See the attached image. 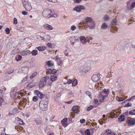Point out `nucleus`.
<instances>
[{"label":"nucleus","mask_w":135,"mask_h":135,"mask_svg":"<svg viewBox=\"0 0 135 135\" xmlns=\"http://www.w3.org/2000/svg\"><path fill=\"white\" fill-rule=\"evenodd\" d=\"M23 6L25 7L26 10L28 11H29L32 9V7L30 3L27 1H24L23 2Z\"/></svg>","instance_id":"obj_4"},{"label":"nucleus","mask_w":135,"mask_h":135,"mask_svg":"<svg viewBox=\"0 0 135 135\" xmlns=\"http://www.w3.org/2000/svg\"><path fill=\"white\" fill-rule=\"evenodd\" d=\"M22 13L24 15H26L28 14L27 12L25 11H22Z\"/></svg>","instance_id":"obj_57"},{"label":"nucleus","mask_w":135,"mask_h":135,"mask_svg":"<svg viewBox=\"0 0 135 135\" xmlns=\"http://www.w3.org/2000/svg\"><path fill=\"white\" fill-rule=\"evenodd\" d=\"M41 92L39 91L38 90H35L34 91L35 93L38 96V94H40Z\"/></svg>","instance_id":"obj_50"},{"label":"nucleus","mask_w":135,"mask_h":135,"mask_svg":"<svg viewBox=\"0 0 135 135\" xmlns=\"http://www.w3.org/2000/svg\"><path fill=\"white\" fill-rule=\"evenodd\" d=\"M86 94L90 98H91V93L89 91H87L86 93Z\"/></svg>","instance_id":"obj_46"},{"label":"nucleus","mask_w":135,"mask_h":135,"mask_svg":"<svg viewBox=\"0 0 135 135\" xmlns=\"http://www.w3.org/2000/svg\"><path fill=\"white\" fill-rule=\"evenodd\" d=\"M46 62L47 65L49 66H51L54 65L53 62L51 61H48L47 62Z\"/></svg>","instance_id":"obj_30"},{"label":"nucleus","mask_w":135,"mask_h":135,"mask_svg":"<svg viewBox=\"0 0 135 135\" xmlns=\"http://www.w3.org/2000/svg\"><path fill=\"white\" fill-rule=\"evenodd\" d=\"M85 121V120L84 119H81L80 120V122L81 123H84V122Z\"/></svg>","instance_id":"obj_58"},{"label":"nucleus","mask_w":135,"mask_h":135,"mask_svg":"<svg viewBox=\"0 0 135 135\" xmlns=\"http://www.w3.org/2000/svg\"><path fill=\"white\" fill-rule=\"evenodd\" d=\"M33 100L34 102L38 100V98L37 97L34 96L33 98Z\"/></svg>","instance_id":"obj_52"},{"label":"nucleus","mask_w":135,"mask_h":135,"mask_svg":"<svg viewBox=\"0 0 135 135\" xmlns=\"http://www.w3.org/2000/svg\"><path fill=\"white\" fill-rule=\"evenodd\" d=\"M99 75L95 74L93 75L91 77L92 80L94 81H97L100 79V78Z\"/></svg>","instance_id":"obj_9"},{"label":"nucleus","mask_w":135,"mask_h":135,"mask_svg":"<svg viewBox=\"0 0 135 135\" xmlns=\"http://www.w3.org/2000/svg\"><path fill=\"white\" fill-rule=\"evenodd\" d=\"M117 22V20L115 19H114L111 22L110 25V27L113 30L116 31H117L118 28L117 27L115 26L114 25H116Z\"/></svg>","instance_id":"obj_5"},{"label":"nucleus","mask_w":135,"mask_h":135,"mask_svg":"<svg viewBox=\"0 0 135 135\" xmlns=\"http://www.w3.org/2000/svg\"><path fill=\"white\" fill-rule=\"evenodd\" d=\"M88 24V27L90 29H93L94 28L95 24L93 21H92Z\"/></svg>","instance_id":"obj_15"},{"label":"nucleus","mask_w":135,"mask_h":135,"mask_svg":"<svg viewBox=\"0 0 135 135\" xmlns=\"http://www.w3.org/2000/svg\"><path fill=\"white\" fill-rule=\"evenodd\" d=\"M76 27L74 25H73L71 26L70 29L72 31H73L75 30L76 29Z\"/></svg>","instance_id":"obj_47"},{"label":"nucleus","mask_w":135,"mask_h":135,"mask_svg":"<svg viewBox=\"0 0 135 135\" xmlns=\"http://www.w3.org/2000/svg\"><path fill=\"white\" fill-rule=\"evenodd\" d=\"M76 37H77L74 36H72L70 38L69 40L71 44L73 45L74 44V43L75 42V40L76 39Z\"/></svg>","instance_id":"obj_16"},{"label":"nucleus","mask_w":135,"mask_h":135,"mask_svg":"<svg viewBox=\"0 0 135 135\" xmlns=\"http://www.w3.org/2000/svg\"><path fill=\"white\" fill-rule=\"evenodd\" d=\"M35 85V84L34 83H30L27 85V87L30 88H31L34 86Z\"/></svg>","instance_id":"obj_31"},{"label":"nucleus","mask_w":135,"mask_h":135,"mask_svg":"<svg viewBox=\"0 0 135 135\" xmlns=\"http://www.w3.org/2000/svg\"><path fill=\"white\" fill-rule=\"evenodd\" d=\"M45 38V41H49L50 39V35L48 34H46L44 36Z\"/></svg>","instance_id":"obj_23"},{"label":"nucleus","mask_w":135,"mask_h":135,"mask_svg":"<svg viewBox=\"0 0 135 135\" xmlns=\"http://www.w3.org/2000/svg\"><path fill=\"white\" fill-rule=\"evenodd\" d=\"M85 9V8L83 6L80 5L75 7L73 8V10L76 11L77 12H80L81 10H84Z\"/></svg>","instance_id":"obj_6"},{"label":"nucleus","mask_w":135,"mask_h":135,"mask_svg":"<svg viewBox=\"0 0 135 135\" xmlns=\"http://www.w3.org/2000/svg\"><path fill=\"white\" fill-rule=\"evenodd\" d=\"M85 135H91L90 131L89 130V129H87L85 131Z\"/></svg>","instance_id":"obj_41"},{"label":"nucleus","mask_w":135,"mask_h":135,"mask_svg":"<svg viewBox=\"0 0 135 135\" xmlns=\"http://www.w3.org/2000/svg\"><path fill=\"white\" fill-rule=\"evenodd\" d=\"M93 21L91 18L90 17H86L85 19V21L86 23H90Z\"/></svg>","instance_id":"obj_21"},{"label":"nucleus","mask_w":135,"mask_h":135,"mask_svg":"<svg viewBox=\"0 0 135 135\" xmlns=\"http://www.w3.org/2000/svg\"><path fill=\"white\" fill-rule=\"evenodd\" d=\"M86 66H82L80 68V70L81 71L83 72H86L88 71L86 69Z\"/></svg>","instance_id":"obj_22"},{"label":"nucleus","mask_w":135,"mask_h":135,"mask_svg":"<svg viewBox=\"0 0 135 135\" xmlns=\"http://www.w3.org/2000/svg\"><path fill=\"white\" fill-rule=\"evenodd\" d=\"M56 59L57 60V64L58 65H62V60H61L59 58V57L57 56H56Z\"/></svg>","instance_id":"obj_27"},{"label":"nucleus","mask_w":135,"mask_h":135,"mask_svg":"<svg viewBox=\"0 0 135 135\" xmlns=\"http://www.w3.org/2000/svg\"><path fill=\"white\" fill-rule=\"evenodd\" d=\"M115 114L114 112H111L110 113V116L111 117V118H113L115 117Z\"/></svg>","instance_id":"obj_40"},{"label":"nucleus","mask_w":135,"mask_h":135,"mask_svg":"<svg viewBox=\"0 0 135 135\" xmlns=\"http://www.w3.org/2000/svg\"><path fill=\"white\" fill-rule=\"evenodd\" d=\"M94 108V106H90L89 107H88L86 109L88 111H89L91 110L92 109Z\"/></svg>","instance_id":"obj_42"},{"label":"nucleus","mask_w":135,"mask_h":135,"mask_svg":"<svg viewBox=\"0 0 135 135\" xmlns=\"http://www.w3.org/2000/svg\"><path fill=\"white\" fill-rule=\"evenodd\" d=\"M48 101V98L45 97L40 101L39 107L41 110L44 111L47 109Z\"/></svg>","instance_id":"obj_1"},{"label":"nucleus","mask_w":135,"mask_h":135,"mask_svg":"<svg viewBox=\"0 0 135 135\" xmlns=\"http://www.w3.org/2000/svg\"><path fill=\"white\" fill-rule=\"evenodd\" d=\"M45 96V95L44 94H43L42 92H41L40 94H38V97L40 98L41 99L43 98Z\"/></svg>","instance_id":"obj_37"},{"label":"nucleus","mask_w":135,"mask_h":135,"mask_svg":"<svg viewBox=\"0 0 135 135\" xmlns=\"http://www.w3.org/2000/svg\"><path fill=\"white\" fill-rule=\"evenodd\" d=\"M22 59V56L21 55H18L17 57L16 58V60L17 61L21 60Z\"/></svg>","instance_id":"obj_44"},{"label":"nucleus","mask_w":135,"mask_h":135,"mask_svg":"<svg viewBox=\"0 0 135 135\" xmlns=\"http://www.w3.org/2000/svg\"><path fill=\"white\" fill-rule=\"evenodd\" d=\"M129 113L130 115H135V109L130 111Z\"/></svg>","instance_id":"obj_39"},{"label":"nucleus","mask_w":135,"mask_h":135,"mask_svg":"<svg viewBox=\"0 0 135 135\" xmlns=\"http://www.w3.org/2000/svg\"><path fill=\"white\" fill-rule=\"evenodd\" d=\"M23 103L25 105H26V102H27V100L26 99H24L23 100Z\"/></svg>","instance_id":"obj_60"},{"label":"nucleus","mask_w":135,"mask_h":135,"mask_svg":"<svg viewBox=\"0 0 135 135\" xmlns=\"http://www.w3.org/2000/svg\"><path fill=\"white\" fill-rule=\"evenodd\" d=\"M132 105L131 103H129L125 105L124 106L125 107H128L131 106Z\"/></svg>","instance_id":"obj_51"},{"label":"nucleus","mask_w":135,"mask_h":135,"mask_svg":"<svg viewBox=\"0 0 135 135\" xmlns=\"http://www.w3.org/2000/svg\"><path fill=\"white\" fill-rule=\"evenodd\" d=\"M72 81V80L69 79L68 80V81L67 82L66 84H70L71 83Z\"/></svg>","instance_id":"obj_56"},{"label":"nucleus","mask_w":135,"mask_h":135,"mask_svg":"<svg viewBox=\"0 0 135 135\" xmlns=\"http://www.w3.org/2000/svg\"><path fill=\"white\" fill-rule=\"evenodd\" d=\"M134 1V0H129L127 3V7L128 9L130 7V6L132 3L133 1Z\"/></svg>","instance_id":"obj_24"},{"label":"nucleus","mask_w":135,"mask_h":135,"mask_svg":"<svg viewBox=\"0 0 135 135\" xmlns=\"http://www.w3.org/2000/svg\"><path fill=\"white\" fill-rule=\"evenodd\" d=\"M31 51L29 50H25L21 52V54L22 56H25L31 54Z\"/></svg>","instance_id":"obj_12"},{"label":"nucleus","mask_w":135,"mask_h":135,"mask_svg":"<svg viewBox=\"0 0 135 135\" xmlns=\"http://www.w3.org/2000/svg\"><path fill=\"white\" fill-rule=\"evenodd\" d=\"M135 99V96H132L130 98H129V99L128 100L129 101H130L131 100H132V101H133Z\"/></svg>","instance_id":"obj_48"},{"label":"nucleus","mask_w":135,"mask_h":135,"mask_svg":"<svg viewBox=\"0 0 135 135\" xmlns=\"http://www.w3.org/2000/svg\"><path fill=\"white\" fill-rule=\"evenodd\" d=\"M3 101L4 100L2 98L0 97V106H1L2 105V103H3Z\"/></svg>","instance_id":"obj_54"},{"label":"nucleus","mask_w":135,"mask_h":135,"mask_svg":"<svg viewBox=\"0 0 135 135\" xmlns=\"http://www.w3.org/2000/svg\"><path fill=\"white\" fill-rule=\"evenodd\" d=\"M73 94L71 91L68 94V96H69L71 95H73Z\"/></svg>","instance_id":"obj_63"},{"label":"nucleus","mask_w":135,"mask_h":135,"mask_svg":"<svg viewBox=\"0 0 135 135\" xmlns=\"http://www.w3.org/2000/svg\"><path fill=\"white\" fill-rule=\"evenodd\" d=\"M35 123L37 125H39L41 124V122L40 119H37L35 120Z\"/></svg>","instance_id":"obj_34"},{"label":"nucleus","mask_w":135,"mask_h":135,"mask_svg":"<svg viewBox=\"0 0 135 135\" xmlns=\"http://www.w3.org/2000/svg\"><path fill=\"white\" fill-rule=\"evenodd\" d=\"M50 70L51 71L50 73H51L52 74H54L57 72V71L55 69H53L52 70H51L50 69Z\"/></svg>","instance_id":"obj_43"},{"label":"nucleus","mask_w":135,"mask_h":135,"mask_svg":"<svg viewBox=\"0 0 135 135\" xmlns=\"http://www.w3.org/2000/svg\"><path fill=\"white\" fill-rule=\"evenodd\" d=\"M79 107L78 106H73L72 109V110L75 113H78L79 111Z\"/></svg>","instance_id":"obj_13"},{"label":"nucleus","mask_w":135,"mask_h":135,"mask_svg":"<svg viewBox=\"0 0 135 135\" xmlns=\"http://www.w3.org/2000/svg\"><path fill=\"white\" fill-rule=\"evenodd\" d=\"M19 123L20 124H23L24 123L23 121L21 120H19Z\"/></svg>","instance_id":"obj_59"},{"label":"nucleus","mask_w":135,"mask_h":135,"mask_svg":"<svg viewBox=\"0 0 135 135\" xmlns=\"http://www.w3.org/2000/svg\"><path fill=\"white\" fill-rule=\"evenodd\" d=\"M49 78V77L48 76H46L41 79L39 85L40 88H42L45 85L47 80Z\"/></svg>","instance_id":"obj_3"},{"label":"nucleus","mask_w":135,"mask_h":135,"mask_svg":"<svg viewBox=\"0 0 135 135\" xmlns=\"http://www.w3.org/2000/svg\"><path fill=\"white\" fill-rule=\"evenodd\" d=\"M109 17L107 15H106L104 17L103 19L105 21H107L109 20Z\"/></svg>","instance_id":"obj_38"},{"label":"nucleus","mask_w":135,"mask_h":135,"mask_svg":"<svg viewBox=\"0 0 135 135\" xmlns=\"http://www.w3.org/2000/svg\"><path fill=\"white\" fill-rule=\"evenodd\" d=\"M49 48H51V44L48 43L47 45Z\"/></svg>","instance_id":"obj_61"},{"label":"nucleus","mask_w":135,"mask_h":135,"mask_svg":"<svg viewBox=\"0 0 135 135\" xmlns=\"http://www.w3.org/2000/svg\"><path fill=\"white\" fill-rule=\"evenodd\" d=\"M13 23L15 25H16L17 24L18 22L17 19L16 18H14L13 19Z\"/></svg>","instance_id":"obj_49"},{"label":"nucleus","mask_w":135,"mask_h":135,"mask_svg":"<svg viewBox=\"0 0 135 135\" xmlns=\"http://www.w3.org/2000/svg\"><path fill=\"white\" fill-rule=\"evenodd\" d=\"M36 49L40 51H42L45 50L46 48L45 46H42L37 47L36 48Z\"/></svg>","instance_id":"obj_20"},{"label":"nucleus","mask_w":135,"mask_h":135,"mask_svg":"<svg viewBox=\"0 0 135 135\" xmlns=\"http://www.w3.org/2000/svg\"><path fill=\"white\" fill-rule=\"evenodd\" d=\"M57 79V75L55 74L51 75V76L50 78L51 80L52 81H53L56 80Z\"/></svg>","instance_id":"obj_18"},{"label":"nucleus","mask_w":135,"mask_h":135,"mask_svg":"<svg viewBox=\"0 0 135 135\" xmlns=\"http://www.w3.org/2000/svg\"><path fill=\"white\" fill-rule=\"evenodd\" d=\"M52 13L51 10L49 9H44L43 11L42 16L46 18H49L52 17Z\"/></svg>","instance_id":"obj_2"},{"label":"nucleus","mask_w":135,"mask_h":135,"mask_svg":"<svg viewBox=\"0 0 135 135\" xmlns=\"http://www.w3.org/2000/svg\"><path fill=\"white\" fill-rule=\"evenodd\" d=\"M104 135H116L115 133L111 132L110 131L109 132V130H108L107 132V130H106V131L104 133Z\"/></svg>","instance_id":"obj_17"},{"label":"nucleus","mask_w":135,"mask_h":135,"mask_svg":"<svg viewBox=\"0 0 135 135\" xmlns=\"http://www.w3.org/2000/svg\"><path fill=\"white\" fill-rule=\"evenodd\" d=\"M127 123L128 124V125H134L135 124V122L134 119L130 118H128Z\"/></svg>","instance_id":"obj_7"},{"label":"nucleus","mask_w":135,"mask_h":135,"mask_svg":"<svg viewBox=\"0 0 135 135\" xmlns=\"http://www.w3.org/2000/svg\"><path fill=\"white\" fill-rule=\"evenodd\" d=\"M80 40L83 44H85L86 43V38L83 36L80 37Z\"/></svg>","instance_id":"obj_14"},{"label":"nucleus","mask_w":135,"mask_h":135,"mask_svg":"<svg viewBox=\"0 0 135 135\" xmlns=\"http://www.w3.org/2000/svg\"><path fill=\"white\" fill-rule=\"evenodd\" d=\"M99 123L100 124H103V121H102L101 120H99Z\"/></svg>","instance_id":"obj_64"},{"label":"nucleus","mask_w":135,"mask_h":135,"mask_svg":"<svg viewBox=\"0 0 135 135\" xmlns=\"http://www.w3.org/2000/svg\"><path fill=\"white\" fill-rule=\"evenodd\" d=\"M14 71V70L13 69H10L8 70V71L7 72V73L8 74H11Z\"/></svg>","instance_id":"obj_35"},{"label":"nucleus","mask_w":135,"mask_h":135,"mask_svg":"<svg viewBox=\"0 0 135 135\" xmlns=\"http://www.w3.org/2000/svg\"><path fill=\"white\" fill-rule=\"evenodd\" d=\"M116 98L117 100L119 102L123 101L125 99L124 98H119L118 97H116Z\"/></svg>","instance_id":"obj_33"},{"label":"nucleus","mask_w":135,"mask_h":135,"mask_svg":"<svg viewBox=\"0 0 135 135\" xmlns=\"http://www.w3.org/2000/svg\"><path fill=\"white\" fill-rule=\"evenodd\" d=\"M135 7V2L134 1L131 4L130 7L129 8V9H131Z\"/></svg>","instance_id":"obj_32"},{"label":"nucleus","mask_w":135,"mask_h":135,"mask_svg":"<svg viewBox=\"0 0 135 135\" xmlns=\"http://www.w3.org/2000/svg\"><path fill=\"white\" fill-rule=\"evenodd\" d=\"M43 27L46 30L49 31L53 29V27L47 24H45L43 25Z\"/></svg>","instance_id":"obj_8"},{"label":"nucleus","mask_w":135,"mask_h":135,"mask_svg":"<svg viewBox=\"0 0 135 135\" xmlns=\"http://www.w3.org/2000/svg\"><path fill=\"white\" fill-rule=\"evenodd\" d=\"M82 0H74L75 2L77 3H79Z\"/></svg>","instance_id":"obj_62"},{"label":"nucleus","mask_w":135,"mask_h":135,"mask_svg":"<svg viewBox=\"0 0 135 135\" xmlns=\"http://www.w3.org/2000/svg\"><path fill=\"white\" fill-rule=\"evenodd\" d=\"M78 83L77 80L76 79H75V80L73 81L72 84L73 86H75Z\"/></svg>","instance_id":"obj_36"},{"label":"nucleus","mask_w":135,"mask_h":135,"mask_svg":"<svg viewBox=\"0 0 135 135\" xmlns=\"http://www.w3.org/2000/svg\"><path fill=\"white\" fill-rule=\"evenodd\" d=\"M119 84L120 86H122L123 85L124 82V81L122 79H120L118 81Z\"/></svg>","instance_id":"obj_29"},{"label":"nucleus","mask_w":135,"mask_h":135,"mask_svg":"<svg viewBox=\"0 0 135 135\" xmlns=\"http://www.w3.org/2000/svg\"><path fill=\"white\" fill-rule=\"evenodd\" d=\"M66 120V118L64 119H63L61 121V123L63 126L65 127H66L68 125Z\"/></svg>","instance_id":"obj_19"},{"label":"nucleus","mask_w":135,"mask_h":135,"mask_svg":"<svg viewBox=\"0 0 135 135\" xmlns=\"http://www.w3.org/2000/svg\"><path fill=\"white\" fill-rule=\"evenodd\" d=\"M5 31L7 34H8L10 33V30L9 28H7L5 29Z\"/></svg>","instance_id":"obj_45"},{"label":"nucleus","mask_w":135,"mask_h":135,"mask_svg":"<svg viewBox=\"0 0 135 135\" xmlns=\"http://www.w3.org/2000/svg\"><path fill=\"white\" fill-rule=\"evenodd\" d=\"M38 51L36 50H34L31 52V54L33 56H36L37 55Z\"/></svg>","instance_id":"obj_28"},{"label":"nucleus","mask_w":135,"mask_h":135,"mask_svg":"<svg viewBox=\"0 0 135 135\" xmlns=\"http://www.w3.org/2000/svg\"><path fill=\"white\" fill-rule=\"evenodd\" d=\"M36 75V73H34V74H32V75L31 76H30V78L31 79L32 78H33Z\"/></svg>","instance_id":"obj_53"},{"label":"nucleus","mask_w":135,"mask_h":135,"mask_svg":"<svg viewBox=\"0 0 135 135\" xmlns=\"http://www.w3.org/2000/svg\"><path fill=\"white\" fill-rule=\"evenodd\" d=\"M91 124L93 127H96L97 126V124L95 122H92Z\"/></svg>","instance_id":"obj_55"},{"label":"nucleus","mask_w":135,"mask_h":135,"mask_svg":"<svg viewBox=\"0 0 135 135\" xmlns=\"http://www.w3.org/2000/svg\"><path fill=\"white\" fill-rule=\"evenodd\" d=\"M107 97V95H103L101 94L100 93L99 97V101L101 102H103L104 99Z\"/></svg>","instance_id":"obj_11"},{"label":"nucleus","mask_w":135,"mask_h":135,"mask_svg":"<svg viewBox=\"0 0 135 135\" xmlns=\"http://www.w3.org/2000/svg\"><path fill=\"white\" fill-rule=\"evenodd\" d=\"M109 89H105L103 90L102 91H101L100 94L102 95H107V97L108 96V94L109 93Z\"/></svg>","instance_id":"obj_10"},{"label":"nucleus","mask_w":135,"mask_h":135,"mask_svg":"<svg viewBox=\"0 0 135 135\" xmlns=\"http://www.w3.org/2000/svg\"><path fill=\"white\" fill-rule=\"evenodd\" d=\"M118 120L120 121H123L125 119L124 116V115H121L118 118Z\"/></svg>","instance_id":"obj_26"},{"label":"nucleus","mask_w":135,"mask_h":135,"mask_svg":"<svg viewBox=\"0 0 135 135\" xmlns=\"http://www.w3.org/2000/svg\"><path fill=\"white\" fill-rule=\"evenodd\" d=\"M108 27V25L105 23H104L102 24L101 28L102 29H104L107 28Z\"/></svg>","instance_id":"obj_25"}]
</instances>
